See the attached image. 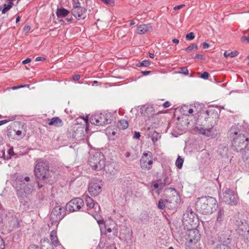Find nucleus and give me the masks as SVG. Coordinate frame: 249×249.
Wrapping results in <instances>:
<instances>
[{
    "label": "nucleus",
    "mask_w": 249,
    "mask_h": 249,
    "mask_svg": "<svg viewBox=\"0 0 249 249\" xmlns=\"http://www.w3.org/2000/svg\"><path fill=\"white\" fill-rule=\"evenodd\" d=\"M34 174L38 179L36 182L39 189L52 181L53 172L49 170L48 164L42 160L38 161L34 168Z\"/></svg>",
    "instance_id": "f257e3e1"
},
{
    "label": "nucleus",
    "mask_w": 249,
    "mask_h": 249,
    "mask_svg": "<svg viewBox=\"0 0 249 249\" xmlns=\"http://www.w3.org/2000/svg\"><path fill=\"white\" fill-rule=\"evenodd\" d=\"M218 207L216 199L207 196L198 198L196 203V208L197 211L203 214H211Z\"/></svg>",
    "instance_id": "f03ea898"
},
{
    "label": "nucleus",
    "mask_w": 249,
    "mask_h": 249,
    "mask_svg": "<svg viewBox=\"0 0 249 249\" xmlns=\"http://www.w3.org/2000/svg\"><path fill=\"white\" fill-rule=\"evenodd\" d=\"M0 222H7L11 230L20 226V220L18 219L14 210H4L0 213Z\"/></svg>",
    "instance_id": "7ed1b4c3"
},
{
    "label": "nucleus",
    "mask_w": 249,
    "mask_h": 249,
    "mask_svg": "<svg viewBox=\"0 0 249 249\" xmlns=\"http://www.w3.org/2000/svg\"><path fill=\"white\" fill-rule=\"evenodd\" d=\"M88 162L92 169L99 171L105 167L106 159L101 152H96L90 156Z\"/></svg>",
    "instance_id": "20e7f679"
},
{
    "label": "nucleus",
    "mask_w": 249,
    "mask_h": 249,
    "mask_svg": "<svg viewBox=\"0 0 249 249\" xmlns=\"http://www.w3.org/2000/svg\"><path fill=\"white\" fill-rule=\"evenodd\" d=\"M182 222L188 228H195L199 223L198 218L196 214L193 212L191 209L188 208L183 214Z\"/></svg>",
    "instance_id": "39448f33"
},
{
    "label": "nucleus",
    "mask_w": 249,
    "mask_h": 249,
    "mask_svg": "<svg viewBox=\"0 0 249 249\" xmlns=\"http://www.w3.org/2000/svg\"><path fill=\"white\" fill-rule=\"evenodd\" d=\"M66 208L60 206H55L52 210L50 215L52 226L54 225L57 227L59 222L63 219L66 214Z\"/></svg>",
    "instance_id": "423d86ee"
},
{
    "label": "nucleus",
    "mask_w": 249,
    "mask_h": 249,
    "mask_svg": "<svg viewBox=\"0 0 249 249\" xmlns=\"http://www.w3.org/2000/svg\"><path fill=\"white\" fill-rule=\"evenodd\" d=\"M15 182L17 196L18 197L23 198L32 194L34 190L33 185L21 182V181H19L18 179H16Z\"/></svg>",
    "instance_id": "0eeeda50"
},
{
    "label": "nucleus",
    "mask_w": 249,
    "mask_h": 249,
    "mask_svg": "<svg viewBox=\"0 0 249 249\" xmlns=\"http://www.w3.org/2000/svg\"><path fill=\"white\" fill-rule=\"evenodd\" d=\"M235 226L237 233L249 241V223L245 219H238L235 222Z\"/></svg>",
    "instance_id": "6e6552de"
},
{
    "label": "nucleus",
    "mask_w": 249,
    "mask_h": 249,
    "mask_svg": "<svg viewBox=\"0 0 249 249\" xmlns=\"http://www.w3.org/2000/svg\"><path fill=\"white\" fill-rule=\"evenodd\" d=\"M111 117L110 113H100L92 115L89 120L92 124L102 126L110 124L111 122Z\"/></svg>",
    "instance_id": "1a4fd4ad"
},
{
    "label": "nucleus",
    "mask_w": 249,
    "mask_h": 249,
    "mask_svg": "<svg viewBox=\"0 0 249 249\" xmlns=\"http://www.w3.org/2000/svg\"><path fill=\"white\" fill-rule=\"evenodd\" d=\"M249 144V138L245 135H239L237 137H233L232 140V147L233 150L242 152Z\"/></svg>",
    "instance_id": "9d476101"
},
{
    "label": "nucleus",
    "mask_w": 249,
    "mask_h": 249,
    "mask_svg": "<svg viewBox=\"0 0 249 249\" xmlns=\"http://www.w3.org/2000/svg\"><path fill=\"white\" fill-rule=\"evenodd\" d=\"M178 200L179 196L177 194L165 199H160L159 201L158 207L161 210H164L165 208L175 209L178 206Z\"/></svg>",
    "instance_id": "9b49d317"
},
{
    "label": "nucleus",
    "mask_w": 249,
    "mask_h": 249,
    "mask_svg": "<svg viewBox=\"0 0 249 249\" xmlns=\"http://www.w3.org/2000/svg\"><path fill=\"white\" fill-rule=\"evenodd\" d=\"M103 182L102 179L98 178H93L91 179L89 184L88 191L92 196H97L101 192V188Z\"/></svg>",
    "instance_id": "f8f14e48"
},
{
    "label": "nucleus",
    "mask_w": 249,
    "mask_h": 249,
    "mask_svg": "<svg viewBox=\"0 0 249 249\" xmlns=\"http://www.w3.org/2000/svg\"><path fill=\"white\" fill-rule=\"evenodd\" d=\"M153 163V155L152 153L149 151L144 152L142 154L140 160L141 168L145 171L150 170L152 167Z\"/></svg>",
    "instance_id": "ddd939ff"
},
{
    "label": "nucleus",
    "mask_w": 249,
    "mask_h": 249,
    "mask_svg": "<svg viewBox=\"0 0 249 249\" xmlns=\"http://www.w3.org/2000/svg\"><path fill=\"white\" fill-rule=\"evenodd\" d=\"M222 199L225 203L231 205H235L238 202L237 195L232 190L228 188L223 193Z\"/></svg>",
    "instance_id": "4468645a"
},
{
    "label": "nucleus",
    "mask_w": 249,
    "mask_h": 249,
    "mask_svg": "<svg viewBox=\"0 0 249 249\" xmlns=\"http://www.w3.org/2000/svg\"><path fill=\"white\" fill-rule=\"evenodd\" d=\"M84 204L83 199L80 197L74 198L67 204L66 209L70 212H76L82 208Z\"/></svg>",
    "instance_id": "2eb2a0df"
},
{
    "label": "nucleus",
    "mask_w": 249,
    "mask_h": 249,
    "mask_svg": "<svg viewBox=\"0 0 249 249\" xmlns=\"http://www.w3.org/2000/svg\"><path fill=\"white\" fill-rule=\"evenodd\" d=\"M205 115V119L210 123V126L213 127L217 124L219 119V113L217 110L213 109L207 110Z\"/></svg>",
    "instance_id": "dca6fc26"
},
{
    "label": "nucleus",
    "mask_w": 249,
    "mask_h": 249,
    "mask_svg": "<svg viewBox=\"0 0 249 249\" xmlns=\"http://www.w3.org/2000/svg\"><path fill=\"white\" fill-rule=\"evenodd\" d=\"M86 11L87 9L84 7V6H78L76 5L72 6L71 13L77 19L80 20L86 18Z\"/></svg>",
    "instance_id": "f3484780"
},
{
    "label": "nucleus",
    "mask_w": 249,
    "mask_h": 249,
    "mask_svg": "<svg viewBox=\"0 0 249 249\" xmlns=\"http://www.w3.org/2000/svg\"><path fill=\"white\" fill-rule=\"evenodd\" d=\"M188 229L189 230L188 231L187 239L189 242L195 244L200 238V234L199 233V231L198 230L196 229V228Z\"/></svg>",
    "instance_id": "a211bd4d"
},
{
    "label": "nucleus",
    "mask_w": 249,
    "mask_h": 249,
    "mask_svg": "<svg viewBox=\"0 0 249 249\" xmlns=\"http://www.w3.org/2000/svg\"><path fill=\"white\" fill-rule=\"evenodd\" d=\"M107 236L109 239H114L118 235V228L115 223L105 225Z\"/></svg>",
    "instance_id": "6ab92c4d"
},
{
    "label": "nucleus",
    "mask_w": 249,
    "mask_h": 249,
    "mask_svg": "<svg viewBox=\"0 0 249 249\" xmlns=\"http://www.w3.org/2000/svg\"><path fill=\"white\" fill-rule=\"evenodd\" d=\"M85 133L84 128L78 126L76 129L72 130L71 137L76 141H80L84 139Z\"/></svg>",
    "instance_id": "aec40b11"
},
{
    "label": "nucleus",
    "mask_w": 249,
    "mask_h": 249,
    "mask_svg": "<svg viewBox=\"0 0 249 249\" xmlns=\"http://www.w3.org/2000/svg\"><path fill=\"white\" fill-rule=\"evenodd\" d=\"M242 126L238 124H234L232 125L230 129L228 131L229 137L233 139V137H237L240 135H243L242 132Z\"/></svg>",
    "instance_id": "412c9836"
},
{
    "label": "nucleus",
    "mask_w": 249,
    "mask_h": 249,
    "mask_svg": "<svg viewBox=\"0 0 249 249\" xmlns=\"http://www.w3.org/2000/svg\"><path fill=\"white\" fill-rule=\"evenodd\" d=\"M194 131L207 137L212 136L214 134L213 131V127L211 126H208L206 128L202 127L196 126L194 128Z\"/></svg>",
    "instance_id": "4be33fe9"
},
{
    "label": "nucleus",
    "mask_w": 249,
    "mask_h": 249,
    "mask_svg": "<svg viewBox=\"0 0 249 249\" xmlns=\"http://www.w3.org/2000/svg\"><path fill=\"white\" fill-rule=\"evenodd\" d=\"M230 233L231 231L228 230L223 231L219 235V241L222 243V244L228 245V244H229L231 242V239L230 238L231 236Z\"/></svg>",
    "instance_id": "5701e85b"
},
{
    "label": "nucleus",
    "mask_w": 249,
    "mask_h": 249,
    "mask_svg": "<svg viewBox=\"0 0 249 249\" xmlns=\"http://www.w3.org/2000/svg\"><path fill=\"white\" fill-rule=\"evenodd\" d=\"M153 28L150 24L140 25L138 26L137 33L139 34H144L147 32H152Z\"/></svg>",
    "instance_id": "b1692460"
},
{
    "label": "nucleus",
    "mask_w": 249,
    "mask_h": 249,
    "mask_svg": "<svg viewBox=\"0 0 249 249\" xmlns=\"http://www.w3.org/2000/svg\"><path fill=\"white\" fill-rule=\"evenodd\" d=\"M85 199L87 206L89 208H94V209L96 210V208L97 207L98 209V211H100V209L99 204L97 203H95L91 197H90L89 196H86Z\"/></svg>",
    "instance_id": "393cba45"
},
{
    "label": "nucleus",
    "mask_w": 249,
    "mask_h": 249,
    "mask_svg": "<svg viewBox=\"0 0 249 249\" xmlns=\"http://www.w3.org/2000/svg\"><path fill=\"white\" fill-rule=\"evenodd\" d=\"M48 124L53 125L56 127H60L63 125L62 121L58 117H53L52 119H48Z\"/></svg>",
    "instance_id": "a878e982"
},
{
    "label": "nucleus",
    "mask_w": 249,
    "mask_h": 249,
    "mask_svg": "<svg viewBox=\"0 0 249 249\" xmlns=\"http://www.w3.org/2000/svg\"><path fill=\"white\" fill-rule=\"evenodd\" d=\"M225 217V211L224 209L220 208L217 212L215 225H217L218 224H221L223 222Z\"/></svg>",
    "instance_id": "bb28decb"
},
{
    "label": "nucleus",
    "mask_w": 249,
    "mask_h": 249,
    "mask_svg": "<svg viewBox=\"0 0 249 249\" xmlns=\"http://www.w3.org/2000/svg\"><path fill=\"white\" fill-rule=\"evenodd\" d=\"M50 239L53 245L57 247L60 245V243L58 241L57 232L55 230H53L50 233Z\"/></svg>",
    "instance_id": "cd10ccee"
},
{
    "label": "nucleus",
    "mask_w": 249,
    "mask_h": 249,
    "mask_svg": "<svg viewBox=\"0 0 249 249\" xmlns=\"http://www.w3.org/2000/svg\"><path fill=\"white\" fill-rule=\"evenodd\" d=\"M70 12L66 9L61 7L57 8L56 12V16L58 18H63L67 16Z\"/></svg>",
    "instance_id": "c85d7f7f"
},
{
    "label": "nucleus",
    "mask_w": 249,
    "mask_h": 249,
    "mask_svg": "<svg viewBox=\"0 0 249 249\" xmlns=\"http://www.w3.org/2000/svg\"><path fill=\"white\" fill-rule=\"evenodd\" d=\"M14 5V3L12 1H9L8 4H3V8L2 10V14L6 13L8 10H9L12 6Z\"/></svg>",
    "instance_id": "c756f323"
},
{
    "label": "nucleus",
    "mask_w": 249,
    "mask_h": 249,
    "mask_svg": "<svg viewBox=\"0 0 249 249\" xmlns=\"http://www.w3.org/2000/svg\"><path fill=\"white\" fill-rule=\"evenodd\" d=\"M119 126L122 129H125L128 126V122L125 120H121L119 121Z\"/></svg>",
    "instance_id": "7c9ffc66"
},
{
    "label": "nucleus",
    "mask_w": 249,
    "mask_h": 249,
    "mask_svg": "<svg viewBox=\"0 0 249 249\" xmlns=\"http://www.w3.org/2000/svg\"><path fill=\"white\" fill-rule=\"evenodd\" d=\"M170 183L169 178L167 176H165L162 181V182L160 183V190H161L165 186L169 185Z\"/></svg>",
    "instance_id": "2f4dec72"
},
{
    "label": "nucleus",
    "mask_w": 249,
    "mask_h": 249,
    "mask_svg": "<svg viewBox=\"0 0 249 249\" xmlns=\"http://www.w3.org/2000/svg\"><path fill=\"white\" fill-rule=\"evenodd\" d=\"M184 160L180 156H178L176 161V165L178 169H181L182 167Z\"/></svg>",
    "instance_id": "473e14b6"
},
{
    "label": "nucleus",
    "mask_w": 249,
    "mask_h": 249,
    "mask_svg": "<svg viewBox=\"0 0 249 249\" xmlns=\"http://www.w3.org/2000/svg\"><path fill=\"white\" fill-rule=\"evenodd\" d=\"M150 64V61L149 60H143L136 64V66L138 67H147Z\"/></svg>",
    "instance_id": "72a5a7b5"
},
{
    "label": "nucleus",
    "mask_w": 249,
    "mask_h": 249,
    "mask_svg": "<svg viewBox=\"0 0 249 249\" xmlns=\"http://www.w3.org/2000/svg\"><path fill=\"white\" fill-rule=\"evenodd\" d=\"M15 132V130H13L11 127H7V134L8 137L14 139V134Z\"/></svg>",
    "instance_id": "f704fd0d"
},
{
    "label": "nucleus",
    "mask_w": 249,
    "mask_h": 249,
    "mask_svg": "<svg viewBox=\"0 0 249 249\" xmlns=\"http://www.w3.org/2000/svg\"><path fill=\"white\" fill-rule=\"evenodd\" d=\"M178 73L183 74L185 75H187L189 73V71L187 67H183L178 69Z\"/></svg>",
    "instance_id": "c9c22d12"
},
{
    "label": "nucleus",
    "mask_w": 249,
    "mask_h": 249,
    "mask_svg": "<svg viewBox=\"0 0 249 249\" xmlns=\"http://www.w3.org/2000/svg\"><path fill=\"white\" fill-rule=\"evenodd\" d=\"M214 249H231L230 247L227 244H220L217 245Z\"/></svg>",
    "instance_id": "e433bc0d"
},
{
    "label": "nucleus",
    "mask_w": 249,
    "mask_h": 249,
    "mask_svg": "<svg viewBox=\"0 0 249 249\" xmlns=\"http://www.w3.org/2000/svg\"><path fill=\"white\" fill-rule=\"evenodd\" d=\"M16 179H18L19 181H21V182H24V181L28 182L30 181V178L29 177H24L23 176H21L17 177Z\"/></svg>",
    "instance_id": "4c0bfd02"
},
{
    "label": "nucleus",
    "mask_w": 249,
    "mask_h": 249,
    "mask_svg": "<svg viewBox=\"0 0 249 249\" xmlns=\"http://www.w3.org/2000/svg\"><path fill=\"white\" fill-rule=\"evenodd\" d=\"M193 49H195L196 50H197L198 49L197 45L196 44H192L191 45H190L185 49V51L186 52H189L192 50Z\"/></svg>",
    "instance_id": "58836bf2"
},
{
    "label": "nucleus",
    "mask_w": 249,
    "mask_h": 249,
    "mask_svg": "<svg viewBox=\"0 0 249 249\" xmlns=\"http://www.w3.org/2000/svg\"><path fill=\"white\" fill-rule=\"evenodd\" d=\"M195 35L193 32H191L186 35L185 38L187 40H192L195 38Z\"/></svg>",
    "instance_id": "ea45409f"
},
{
    "label": "nucleus",
    "mask_w": 249,
    "mask_h": 249,
    "mask_svg": "<svg viewBox=\"0 0 249 249\" xmlns=\"http://www.w3.org/2000/svg\"><path fill=\"white\" fill-rule=\"evenodd\" d=\"M159 136V134L156 131H155L153 133V134L152 135V136H151V139H152L153 142H155L158 140V139H159L158 136Z\"/></svg>",
    "instance_id": "a19ab883"
},
{
    "label": "nucleus",
    "mask_w": 249,
    "mask_h": 249,
    "mask_svg": "<svg viewBox=\"0 0 249 249\" xmlns=\"http://www.w3.org/2000/svg\"><path fill=\"white\" fill-rule=\"evenodd\" d=\"M8 155H9V157L7 158V159H10L12 158V156H13L14 155H15L16 154H15L14 152V150H13V147H10L8 150Z\"/></svg>",
    "instance_id": "79ce46f5"
},
{
    "label": "nucleus",
    "mask_w": 249,
    "mask_h": 249,
    "mask_svg": "<svg viewBox=\"0 0 249 249\" xmlns=\"http://www.w3.org/2000/svg\"><path fill=\"white\" fill-rule=\"evenodd\" d=\"M245 156L246 159H249V144L245 149Z\"/></svg>",
    "instance_id": "37998d69"
},
{
    "label": "nucleus",
    "mask_w": 249,
    "mask_h": 249,
    "mask_svg": "<svg viewBox=\"0 0 249 249\" xmlns=\"http://www.w3.org/2000/svg\"><path fill=\"white\" fill-rule=\"evenodd\" d=\"M209 76V74L207 71H204L203 73L201 74L200 77L204 79H208Z\"/></svg>",
    "instance_id": "c03bdc74"
},
{
    "label": "nucleus",
    "mask_w": 249,
    "mask_h": 249,
    "mask_svg": "<svg viewBox=\"0 0 249 249\" xmlns=\"http://www.w3.org/2000/svg\"><path fill=\"white\" fill-rule=\"evenodd\" d=\"M153 185H152V187L154 188V189H159L160 190V184H159L158 182H156L155 181H153Z\"/></svg>",
    "instance_id": "a18cd8bd"
},
{
    "label": "nucleus",
    "mask_w": 249,
    "mask_h": 249,
    "mask_svg": "<svg viewBox=\"0 0 249 249\" xmlns=\"http://www.w3.org/2000/svg\"><path fill=\"white\" fill-rule=\"evenodd\" d=\"M195 58H197L202 60H205L206 59V57L204 55H203L202 54H196L195 55Z\"/></svg>",
    "instance_id": "49530a36"
},
{
    "label": "nucleus",
    "mask_w": 249,
    "mask_h": 249,
    "mask_svg": "<svg viewBox=\"0 0 249 249\" xmlns=\"http://www.w3.org/2000/svg\"><path fill=\"white\" fill-rule=\"evenodd\" d=\"M5 249V244L4 242L2 239V238L0 236V249Z\"/></svg>",
    "instance_id": "de8ad7c7"
},
{
    "label": "nucleus",
    "mask_w": 249,
    "mask_h": 249,
    "mask_svg": "<svg viewBox=\"0 0 249 249\" xmlns=\"http://www.w3.org/2000/svg\"><path fill=\"white\" fill-rule=\"evenodd\" d=\"M102 1L107 4L112 5L114 4V1L112 0H103Z\"/></svg>",
    "instance_id": "09e8293b"
},
{
    "label": "nucleus",
    "mask_w": 249,
    "mask_h": 249,
    "mask_svg": "<svg viewBox=\"0 0 249 249\" xmlns=\"http://www.w3.org/2000/svg\"><path fill=\"white\" fill-rule=\"evenodd\" d=\"M148 215L146 213H143L142 214V217H141L142 220L143 219L144 220H145L146 221H147L148 220Z\"/></svg>",
    "instance_id": "8fccbe9b"
},
{
    "label": "nucleus",
    "mask_w": 249,
    "mask_h": 249,
    "mask_svg": "<svg viewBox=\"0 0 249 249\" xmlns=\"http://www.w3.org/2000/svg\"><path fill=\"white\" fill-rule=\"evenodd\" d=\"M43 243H47L48 244V245H49L50 246H51L50 243H49V241L48 240V239H42L41 240V246L42 247H43L45 245H43Z\"/></svg>",
    "instance_id": "3c124183"
},
{
    "label": "nucleus",
    "mask_w": 249,
    "mask_h": 249,
    "mask_svg": "<svg viewBox=\"0 0 249 249\" xmlns=\"http://www.w3.org/2000/svg\"><path fill=\"white\" fill-rule=\"evenodd\" d=\"M28 249H40L39 247L35 244L31 245L28 248Z\"/></svg>",
    "instance_id": "603ef678"
},
{
    "label": "nucleus",
    "mask_w": 249,
    "mask_h": 249,
    "mask_svg": "<svg viewBox=\"0 0 249 249\" xmlns=\"http://www.w3.org/2000/svg\"><path fill=\"white\" fill-rule=\"evenodd\" d=\"M238 54V52L237 51H232L229 53L230 56L231 57H234L235 56H237Z\"/></svg>",
    "instance_id": "864d4df0"
},
{
    "label": "nucleus",
    "mask_w": 249,
    "mask_h": 249,
    "mask_svg": "<svg viewBox=\"0 0 249 249\" xmlns=\"http://www.w3.org/2000/svg\"><path fill=\"white\" fill-rule=\"evenodd\" d=\"M106 249H116L115 244L114 243L110 244L106 247Z\"/></svg>",
    "instance_id": "5fc2aeb1"
},
{
    "label": "nucleus",
    "mask_w": 249,
    "mask_h": 249,
    "mask_svg": "<svg viewBox=\"0 0 249 249\" xmlns=\"http://www.w3.org/2000/svg\"><path fill=\"white\" fill-rule=\"evenodd\" d=\"M188 108H189V107L188 106H184L183 107H181V111L183 112V114H186L187 115V114H185V111H188Z\"/></svg>",
    "instance_id": "6e6d98bb"
},
{
    "label": "nucleus",
    "mask_w": 249,
    "mask_h": 249,
    "mask_svg": "<svg viewBox=\"0 0 249 249\" xmlns=\"http://www.w3.org/2000/svg\"><path fill=\"white\" fill-rule=\"evenodd\" d=\"M141 136V134L140 132H135L133 138L136 139H139Z\"/></svg>",
    "instance_id": "4d7b16f0"
},
{
    "label": "nucleus",
    "mask_w": 249,
    "mask_h": 249,
    "mask_svg": "<svg viewBox=\"0 0 249 249\" xmlns=\"http://www.w3.org/2000/svg\"><path fill=\"white\" fill-rule=\"evenodd\" d=\"M185 6V4H181V5H178V6H176L174 7L173 9L175 11L176 10H178L179 9H180L181 8H182V7H184Z\"/></svg>",
    "instance_id": "13d9d810"
},
{
    "label": "nucleus",
    "mask_w": 249,
    "mask_h": 249,
    "mask_svg": "<svg viewBox=\"0 0 249 249\" xmlns=\"http://www.w3.org/2000/svg\"><path fill=\"white\" fill-rule=\"evenodd\" d=\"M73 2V6H81V4L80 3L79 0H72Z\"/></svg>",
    "instance_id": "bf43d9fd"
},
{
    "label": "nucleus",
    "mask_w": 249,
    "mask_h": 249,
    "mask_svg": "<svg viewBox=\"0 0 249 249\" xmlns=\"http://www.w3.org/2000/svg\"><path fill=\"white\" fill-rule=\"evenodd\" d=\"M241 40L243 41H246L249 43V36H243L241 38Z\"/></svg>",
    "instance_id": "052dcab7"
},
{
    "label": "nucleus",
    "mask_w": 249,
    "mask_h": 249,
    "mask_svg": "<svg viewBox=\"0 0 249 249\" xmlns=\"http://www.w3.org/2000/svg\"><path fill=\"white\" fill-rule=\"evenodd\" d=\"M46 58L45 57H41V56H38L36 58L35 61H44L45 60Z\"/></svg>",
    "instance_id": "680f3d73"
},
{
    "label": "nucleus",
    "mask_w": 249,
    "mask_h": 249,
    "mask_svg": "<svg viewBox=\"0 0 249 249\" xmlns=\"http://www.w3.org/2000/svg\"><path fill=\"white\" fill-rule=\"evenodd\" d=\"M171 106V104L168 101H166L163 104V106L164 108L168 107Z\"/></svg>",
    "instance_id": "e2e57ef3"
},
{
    "label": "nucleus",
    "mask_w": 249,
    "mask_h": 249,
    "mask_svg": "<svg viewBox=\"0 0 249 249\" xmlns=\"http://www.w3.org/2000/svg\"><path fill=\"white\" fill-rule=\"evenodd\" d=\"M80 77H81L80 75L75 74V75H74L73 76L72 78L74 81H77V80H79L80 78Z\"/></svg>",
    "instance_id": "0e129e2a"
},
{
    "label": "nucleus",
    "mask_w": 249,
    "mask_h": 249,
    "mask_svg": "<svg viewBox=\"0 0 249 249\" xmlns=\"http://www.w3.org/2000/svg\"><path fill=\"white\" fill-rule=\"evenodd\" d=\"M202 47L204 49H207L209 47V44L207 42H203L202 43Z\"/></svg>",
    "instance_id": "69168bd1"
},
{
    "label": "nucleus",
    "mask_w": 249,
    "mask_h": 249,
    "mask_svg": "<svg viewBox=\"0 0 249 249\" xmlns=\"http://www.w3.org/2000/svg\"><path fill=\"white\" fill-rule=\"evenodd\" d=\"M31 61V59H30V58H27L22 61V63L24 64H28V63H30Z\"/></svg>",
    "instance_id": "338daca9"
},
{
    "label": "nucleus",
    "mask_w": 249,
    "mask_h": 249,
    "mask_svg": "<svg viewBox=\"0 0 249 249\" xmlns=\"http://www.w3.org/2000/svg\"><path fill=\"white\" fill-rule=\"evenodd\" d=\"M151 72V71H142V75H144V76L148 75Z\"/></svg>",
    "instance_id": "774afa93"
}]
</instances>
